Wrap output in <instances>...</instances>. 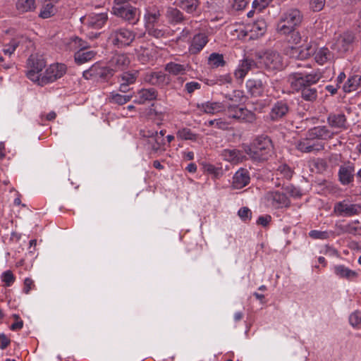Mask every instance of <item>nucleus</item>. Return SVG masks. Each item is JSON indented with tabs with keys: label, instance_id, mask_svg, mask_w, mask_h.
I'll return each instance as SVG.
<instances>
[{
	"label": "nucleus",
	"instance_id": "nucleus-1",
	"mask_svg": "<svg viewBox=\"0 0 361 361\" xmlns=\"http://www.w3.org/2000/svg\"><path fill=\"white\" fill-rule=\"evenodd\" d=\"M321 78L322 73L319 71H300L290 74L288 80L293 90L301 92L303 99L312 102L317 97V90L312 85L319 82Z\"/></svg>",
	"mask_w": 361,
	"mask_h": 361
},
{
	"label": "nucleus",
	"instance_id": "nucleus-2",
	"mask_svg": "<svg viewBox=\"0 0 361 361\" xmlns=\"http://www.w3.org/2000/svg\"><path fill=\"white\" fill-rule=\"evenodd\" d=\"M243 149L251 159L263 161L271 156L273 146L271 140L268 137H259L256 140L253 147L244 145Z\"/></svg>",
	"mask_w": 361,
	"mask_h": 361
},
{
	"label": "nucleus",
	"instance_id": "nucleus-3",
	"mask_svg": "<svg viewBox=\"0 0 361 361\" xmlns=\"http://www.w3.org/2000/svg\"><path fill=\"white\" fill-rule=\"evenodd\" d=\"M303 19L301 12L297 8H290L283 12L277 23V32L286 35L299 26Z\"/></svg>",
	"mask_w": 361,
	"mask_h": 361
},
{
	"label": "nucleus",
	"instance_id": "nucleus-4",
	"mask_svg": "<svg viewBox=\"0 0 361 361\" xmlns=\"http://www.w3.org/2000/svg\"><path fill=\"white\" fill-rule=\"evenodd\" d=\"M136 36L137 33L128 27H116L111 30L109 39L114 46L124 48L131 46Z\"/></svg>",
	"mask_w": 361,
	"mask_h": 361
},
{
	"label": "nucleus",
	"instance_id": "nucleus-5",
	"mask_svg": "<svg viewBox=\"0 0 361 361\" xmlns=\"http://www.w3.org/2000/svg\"><path fill=\"white\" fill-rule=\"evenodd\" d=\"M315 51L313 41L307 36L306 42L303 41V42L298 47H288L285 49V53L291 58L303 60L314 55Z\"/></svg>",
	"mask_w": 361,
	"mask_h": 361
},
{
	"label": "nucleus",
	"instance_id": "nucleus-6",
	"mask_svg": "<svg viewBox=\"0 0 361 361\" xmlns=\"http://www.w3.org/2000/svg\"><path fill=\"white\" fill-rule=\"evenodd\" d=\"M259 63L268 71H281L284 67L283 57L276 51H267L259 57Z\"/></svg>",
	"mask_w": 361,
	"mask_h": 361
},
{
	"label": "nucleus",
	"instance_id": "nucleus-7",
	"mask_svg": "<svg viewBox=\"0 0 361 361\" xmlns=\"http://www.w3.org/2000/svg\"><path fill=\"white\" fill-rule=\"evenodd\" d=\"M30 70L27 73V77L34 82H39L42 74L40 72L46 66V61L42 55L35 54L30 55L27 60Z\"/></svg>",
	"mask_w": 361,
	"mask_h": 361
},
{
	"label": "nucleus",
	"instance_id": "nucleus-8",
	"mask_svg": "<svg viewBox=\"0 0 361 361\" xmlns=\"http://www.w3.org/2000/svg\"><path fill=\"white\" fill-rule=\"evenodd\" d=\"M66 67L63 63H54L49 66L42 74L38 82L40 85L53 82L61 78L66 73Z\"/></svg>",
	"mask_w": 361,
	"mask_h": 361
},
{
	"label": "nucleus",
	"instance_id": "nucleus-9",
	"mask_svg": "<svg viewBox=\"0 0 361 361\" xmlns=\"http://www.w3.org/2000/svg\"><path fill=\"white\" fill-rule=\"evenodd\" d=\"M114 13L128 21L130 24L135 25L139 20L140 12L135 8L129 4L122 6H114L113 7Z\"/></svg>",
	"mask_w": 361,
	"mask_h": 361
},
{
	"label": "nucleus",
	"instance_id": "nucleus-10",
	"mask_svg": "<svg viewBox=\"0 0 361 361\" xmlns=\"http://www.w3.org/2000/svg\"><path fill=\"white\" fill-rule=\"evenodd\" d=\"M265 204L274 209H281L289 207L290 202L287 196L278 191L268 192L264 196Z\"/></svg>",
	"mask_w": 361,
	"mask_h": 361
},
{
	"label": "nucleus",
	"instance_id": "nucleus-11",
	"mask_svg": "<svg viewBox=\"0 0 361 361\" xmlns=\"http://www.w3.org/2000/svg\"><path fill=\"white\" fill-rule=\"evenodd\" d=\"M112 76L113 71L109 67L101 66L97 63L83 72V77L87 80H106Z\"/></svg>",
	"mask_w": 361,
	"mask_h": 361
},
{
	"label": "nucleus",
	"instance_id": "nucleus-12",
	"mask_svg": "<svg viewBox=\"0 0 361 361\" xmlns=\"http://www.w3.org/2000/svg\"><path fill=\"white\" fill-rule=\"evenodd\" d=\"M334 212L337 216H352L361 213V205L359 204H350L346 200H343L335 204Z\"/></svg>",
	"mask_w": 361,
	"mask_h": 361
},
{
	"label": "nucleus",
	"instance_id": "nucleus-13",
	"mask_svg": "<svg viewBox=\"0 0 361 361\" xmlns=\"http://www.w3.org/2000/svg\"><path fill=\"white\" fill-rule=\"evenodd\" d=\"M324 145L322 142L310 137L307 133L306 137L298 141L296 148L303 153H310L319 152L324 149Z\"/></svg>",
	"mask_w": 361,
	"mask_h": 361
},
{
	"label": "nucleus",
	"instance_id": "nucleus-14",
	"mask_svg": "<svg viewBox=\"0 0 361 361\" xmlns=\"http://www.w3.org/2000/svg\"><path fill=\"white\" fill-rule=\"evenodd\" d=\"M245 151L235 148H226L220 152V157L224 161L232 164H238L247 159Z\"/></svg>",
	"mask_w": 361,
	"mask_h": 361
},
{
	"label": "nucleus",
	"instance_id": "nucleus-15",
	"mask_svg": "<svg viewBox=\"0 0 361 361\" xmlns=\"http://www.w3.org/2000/svg\"><path fill=\"white\" fill-rule=\"evenodd\" d=\"M289 111L288 102L286 100H279L273 104L269 116L272 121H278L286 117Z\"/></svg>",
	"mask_w": 361,
	"mask_h": 361
},
{
	"label": "nucleus",
	"instance_id": "nucleus-16",
	"mask_svg": "<svg viewBox=\"0 0 361 361\" xmlns=\"http://www.w3.org/2000/svg\"><path fill=\"white\" fill-rule=\"evenodd\" d=\"M355 167L354 164L350 162L345 163L341 165L338 170L339 181L343 185H348L352 183L354 179Z\"/></svg>",
	"mask_w": 361,
	"mask_h": 361
},
{
	"label": "nucleus",
	"instance_id": "nucleus-17",
	"mask_svg": "<svg viewBox=\"0 0 361 361\" xmlns=\"http://www.w3.org/2000/svg\"><path fill=\"white\" fill-rule=\"evenodd\" d=\"M138 77L137 71L124 72L118 77L119 91L126 93L130 90L129 86L135 82Z\"/></svg>",
	"mask_w": 361,
	"mask_h": 361
},
{
	"label": "nucleus",
	"instance_id": "nucleus-18",
	"mask_svg": "<svg viewBox=\"0 0 361 361\" xmlns=\"http://www.w3.org/2000/svg\"><path fill=\"white\" fill-rule=\"evenodd\" d=\"M130 63V59L124 54L114 55L109 62V67L113 71V74L118 71L126 68Z\"/></svg>",
	"mask_w": 361,
	"mask_h": 361
},
{
	"label": "nucleus",
	"instance_id": "nucleus-19",
	"mask_svg": "<svg viewBox=\"0 0 361 361\" xmlns=\"http://www.w3.org/2000/svg\"><path fill=\"white\" fill-rule=\"evenodd\" d=\"M208 42V37L205 33H198L194 35L191 44L189 47L190 54L195 55L198 54Z\"/></svg>",
	"mask_w": 361,
	"mask_h": 361
},
{
	"label": "nucleus",
	"instance_id": "nucleus-20",
	"mask_svg": "<svg viewBox=\"0 0 361 361\" xmlns=\"http://www.w3.org/2000/svg\"><path fill=\"white\" fill-rule=\"evenodd\" d=\"M308 135L315 140H328L334 136V133L326 126H319L310 129L307 131Z\"/></svg>",
	"mask_w": 361,
	"mask_h": 361
},
{
	"label": "nucleus",
	"instance_id": "nucleus-21",
	"mask_svg": "<svg viewBox=\"0 0 361 361\" xmlns=\"http://www.w3.org/2000/svg\"><path fill=\"white\" fill-rule=\"evenodd\" d=\"M65 47L66 50L73 51L75 54V52L80 51L81 49H89L90 44L80 37L74 36L66 41Z\"/></svg>",
	"mask_w": 361,
	"mask_h": 361
},
{
	"label": "nucleus",
	"instance_id": "nucleus-22",
	"mask_svg": "<svg viewBox=\"0 0 361 361\" xmlns=\"http://www.w3.org/2000/svg\"><path fill=\"white\" fill-rule=\"evenodd\" d=\"M266 82L262 79H249L246 82V87L248 92L254 97L262 96L264 92Z\"/></svg>",
	"mask_w": 361,
	"mask_h": 361
},
{
	"label": "nucleus",
	"instance_id": "nucleus-23",
	"mask_svg": "<svg viewBox=\"0 0 361 361\" xmlns=\"http://www.w3.org/2000/svg\"><path fill=\"white\" fill-rule=\"evenodd\" d=\"M157 97V91L154 88L142 89L136 93L134 102L138 104H143L147 101L156 99Z\"/></svg>",
	"mask_w": 361,
	"mask_h": 361
},
{
	"label": "nucleus",
	"instance_id": "nucleus-24",
	"mask_svg": "<svg viewBox=\"0 0 361 361\" xmlns=\"http://www.w3.org/2000/svg\"><path fill=\"white\" fill-rule=\"evenodd\" d=\"M327 123L332 128H348L347 118L343 114H330L327 117Z\"/></svg>",
	"mask_w": 361,
	"mask_h": 361
},
{
	"label": "nucleus",
	"instance_id": "nucleus-25",
	"mask_svg": "<svg viewBox=\"0 0 361 361\" xmlns=\"http://www.w3.org/2000/svg\"><path fill=\"white\" fill-rule=\"evenodd\" d=\"M108 19L106 13H93L87 18V25L93 29H100L106 23Z\"/></svg>",
	"mask_w": 361,
	"mask_h": 361
},
{
	"label": "nucleus",
	"instance_id": "nucleus-26",
	"mask_svg": "<svg viewBox=\"0 0 361 361\" xmlns=\"http://www.w3.org/2000/svg\"><path fill=\"white\" fill-rule=\"evenodd\" d=\"M250 182L248 171L245 169H240L233 176V186L236 189H240L246 186Z\"/></svg>",
	"mask_w": 361,
	"mask_h": 361
},
{
	"label": "nucleus",
	"instance_id": "nucleus-27",
	"mask_svg": "<svg viewBox=\"0 0 361 361\" xmlns=\"http://www.w3.org/2000/svg\"><path fill=\"white\" fill-rule=\"evenodd\" d=\"M256 66V63L251 59H245L241 61L237 69L235 71L234 75L238 80H242L245 78L249 71Z\"/></svg>",
	"mask_w": 361,
	"mask_h": 361
},
{
	"label": "nucleus",
	"instance_id": "nucleus-28",
	"mask_svg": "<svg viewBox=\"0 0 361 361\" xmlns=\"http://www.w3.org/2000/svg\"><path fill=\"white\" fill-rule=\"evenodd\" d=\"M146 82L153 85H166L169 83V77L162 72H153L145 77Z\"/></svg>",
	"mask_w": 361,
	"mask_h": 361
},
{
	"label": "nucleus",
	"instance_id": "nucleus-29",
	"mask_svg": "<svg viewBox=\"0 0 361 361\" xmlns=\"http://www.w3.org/2000/svg\"><path fill=\"white\" fill-rule=\"evenodd\" d=\"M314 56L315 61L319 65H324L331 61L334 58L333 53L325 47L316 49Z\"/></svg>",
	"mask_w": 361,
	"mask_h": 361
},
{
	"label": "nucleus",
	"instance_id": "nucleus-30",
	"mask_svg": "<svg viewBox=\"0 0 361 361\" xmlns=\"http://www.w3.org/2000/svg\"><path fill=\"white\" fill-rule=\"evenodd\" d=\"M27 43H30V42L26 37L23 36L16 37L4 47L3 52L5 55L11 56L18 47H23Z\"/></svg>",
	"mask_w": 361,
	"mask_h": 361
},
{
	"label": "nucleus",
	"instance_id": "nucleus-31",
	"mask_svg": "<svg viewBox=\"0 0 361 361\" xmlns=\"http://www.w3.org/2000/svg\"><path fill=\"white\" fill-rule=\"evenodd\" d=\"M189 63L180 64L176 62H169L165 66V71L173 75H184L190 70Z\"/></svg>",
	"mask_w": 361,
	"mask_h": 361
},
{
	"label": "nucleus",
	"instance_id": "nucleus-32",
	"mask_svg": "<svg viewBox=\"0 0 361 361\" xmlns=\"http://www.w3.org/2000/svg\"><path fill=\"white\" fill-rule=\"evenodd\" d=\"M334 270L335 274L338 277L345 279L348 281H353L358 276V274L356 271L351 270L342 264L335 266Z\"/></svg>",
	"mask_w": 361,
	"mask_h": 361
},
{
	"label": "nucleus",
	"instance_id": "nucleus-33",
	"mask_svg": "<svg viewBox=\"0 0 361 361\" xmlns=\"http://www.w3.org/2000/svg\"><path fill=\"white\" fill-rule=\"evenodd\" d=\"M97 52L93 50L81 49L74 54V60L78 65H82L94 59Z\"/></svg>",
	"mask_w": 361,
	"mask_h": 361
},
{
	"label": "nucleus",
	"instance_id": "nucleus-34",
	"mask_svg": "<svg viewBox=\"0 0 361 361\" xmlns=\"http://www.w3.org/2000/svg\"><path fill=\"white\" fill-rule=\"evenodd\" d=\"M198 109L206 114H214L224 109V105L220 102H205L197 105Z\"/></svg>",
	"mask_w": 361,
	"mask_h": 361
},
{
	"label": "nucleus",
	"instance_id": "nucleus-35",
	"mask_svg": "<svg viewBox=\"0 0 361 361\" xmlns=\"http://www.w3.org/2000/svg\"><path fill=\"white\" fill-rule=\"evenodd\" d=\"M286 35H288L287 41L288 44L295 47L300 46L303 41L306 42L307 37L308 36L305 32H299L295 31V29Z\"/></svg>",
	"mask_w": 361,
	"mask_h": 361
},
{
	"label": "nucleus",
	"instance_id": "nucleus-36",
	"mask_svg": "<svg viewBox=\"0 0 361 361\" xmlns=\"http://www.w3.org/2000/svg\"><path fill=\"white\" fill-rule=\"evenodd\" d=\"M200 4V0H178V6L188 13L197 11Z\"/></svg>",
	"mask_w": 361,
	"mask_h": 361
},
{
	"label": "nucleus",
	"instance_id": "nucleus-37",
	"mask_svg": "<svg viewBox=\"0 0 361 361\" xmlns=\"http://www.w3.org/2000/svg\"><path fill=\"white\" fill-rule=\"evenodd\" d=\"M360 85L361 75H353L348 79L343 88L345 92H350L356 90Z\"/></svg>",
	"mask_w": 361,
	"mask_h": 361
},
{
	"label": "nucleus",
	"instance_id": "nucleus-38",
	"mask_svg": "<svg viewBox=\"0 0 361 361\" xmlns=\"http://www.w3.org/2000/svg\"><path fill=\"white\" fill-rule=\"evenodd\" d=\"M16 8L22 13L33 11L36 8L35 0H18Z\"/></svg>",
	"mask_w": 361,
	"mask_h": 361
},
{
	"label": "nucleus",
	"instance_id": "nucleus-39",
	"mask_svg": "<svg viewBox=\"0 0 361 361\" xmlns=\"http://www.w3.org/2000/svg\"><path fill=\"white\" fill-rule=\"evenodd\" d=\"M160 16L161 14L158 10L154 9L147 11V13L145 15V28L155 25V24L159 22Z\"/></svg>",
	"mask_w": 361,
	"mask_h": 361
},
{
	"label": "nucleus",
	"instance_id": "nucleus-40",
	"mask_svg": "<svg viewBox=\"0 0 361 361\" xmlns=\"http://www.w3.org/2000/svg\"><path fill=\"white\" fill-rule=\"evenodd\" d=\"M133 95H122L118 93L111 92L109 97V102L113 104L123 105L130 101Z\"/></svg>",
	"mask_w": 361,
	"mask_h": 361
},
{
	"label": "nucleus",
	"instance_id": "nucleus-41",
	"mask_svg": "<svg viewBox=\"0 0 361 361\" xmlns=\"http://www.w3.org/2000/svg\"><path fill=\"white\" fill-rule=\"evenodd\" d=\"M257 120V116L252 111L246 108H242L240 114L239 121L248 123H254Z\"/></svg>",
	"mask_w": 361,
	"mask_h": 361
},
{
	"label": "nucleus",
	"instance_id": "nucleus-42",
	"mask_svg": "<svg viewBox=\"0 0 361 361\" xmlns=\"http://www.w3.org/2000/svg\"><path fill=\"white\" fill-rule=\"evenodd\" d=\"M208 62L212 68H218L225 65L223 55L218 53L211 54L209 56Z\"/></svg>",
	"mask_w": 361,
	"mask_h": 361
},
{
	"label": "nucleus",
	"instance_id": "nucleus-43",
	"mask_svg": "<svg viewBox=\"0 0 361 361\" xmlns=\"http://www.w3.org/2000/svg\"><path fill=\"white\" fill-rule=\"evenodd\" d=\"M177 137L181 140H196L197 135L193 133L190 129L183 128L177 132Z\"/></svg>",
	"mask_w": 361,
	"mask_h": 361
},
{
	"label": "nucleus",
	"instance_id": "nucleus-44",
	"mask_svg": "<svg viewBox=\"0 0 361 361\" xmlns=\"http://www.w3.org/2000/svg\"><path fill=\"white\" fill-rule=\"evenodd\" d=\"M169 19L174 23H180L183 19V14L176 8H169L167 11Z\"/></svg>",
	"mask_w": 361,
	"mask_h": 361
},
{
	"label": "nucleus",
	"instance_id": "nucleus-45",
	"mask_svg": "<svg viewBox=\"0 0 361 361\" xmlns=\"http://www.w3.org/2000/svg\"><path fill=\"white\" fill-rule=\"evenodd\" d=\"M267 23L264 19H258L252 25V30L257 32V34L262 35L267 30Z\"/></svg>",
	"mask_w": 361,
	"mask_h": 361
},
{
	"label": "nucleus",
	"instance_id": "nucleus-46",
	"mask_svg": "<svg viewBox=\"0 0 361 361\" xmlns=\"http://www.w3.org/2000/svg\"><path fill=\"white\" fill-rule=\"evenodd\" d=\"M54 5L48 3L42 8L39 16L42 18H50L54 15Z\"/></svg>",
	"mask_w": 361,
	"mask_h": 361
},
{
	"label": "nucleus",
	"instance_id": "nucleus-47",
	"mask_svg": "<svg viewBox=\"0 0 361 361\" xmlns=\"http://www.w3.org/2000/svg\"><path fill=\"white\" fill-rule=\"evenodd\" d=\"M242 108L236 105H229L227 109L228 116L239 121Z\"/></svg>",
	"mask_w": 361,
	"mask_h": 361
},
{
	"label": "nucleus",
	"instance_id": "nucleus-48",
	"mask_svg": "<svg viewBox=\"0 0 361 361\" xmlns=\"http://www.w3.org/2000/svg\"><path fill=\"white\" fill-rule=\"evenodd\" d=\"M350 324L355 328H361V311H355L349 317Z\"/></svg>",
	"mask_w": 361,
	"mask_h": 361
},
{
	"label": "nucleus",
	"instance_id": "nucleus-49",
	"mask_svg": "<svg viewBox=\"0 0 361 361\" xmlns=\"http://www.w3.org/2000/svg\"><path fill=\"white\" fill-rule=\"evenodd\" d=\"M354 37L351 33H344L338 40L339 44H342L344 51L348 50V46L353 42Z\"/></svg>",
	"mask_w": 361,
	"mask_h": 361
},
{
	"label": "nucleus",
	"instance_id": "nucleus-50",
	"mask_svg": "<svg viewBox=\"0 0 361 361\" xmlns=\"http://www.w3.org/2000/svg\"><path fill=\"white\" fill-rule=\"evenodd\" d=\"M1 280L6 286H11L15 281V276L13 273L8 270L4 271L1 275Z\"/></svg>",
	"mask_w": 361,
	"mask_h": 361
},
{
	"label": "nucleus",
	"instance_id": "nucleus-51",
	"mask_svg": "<svg viewBox=\"0 0 361 361\" xmlns=\"http://www.w3.org/2000/svg\"><path fill=\"white\" fill-rule=\"evenodd\" d=\"M310 237L313 239H326L329 237L327 231H322L317 230H312L309 233Z\"/></svg>",
	"mask_w": 361,
	"mask_h": 361
},
{
	"label": "nucleus",
	"instance_id": "nucleus-52",
	"mask_svg": "<svg viewBox=\"0 0 361 361\" xmlns=\"http://www.w3.org/2000/svg\"><path fill=\"white\" fill-rule=\"evenodd\" d=\"M148 34L156 38H161L164 35V30L155 27L154 25L146 27Z\"/></svg>",
	"mask_w": 361,
	"mask_h": 361
},
{
	"label": "nucleus",
	"instance_id": "nucleus-53",
	"mask_svg": "<svg viewBox=\"0 0 361 361\" xmlns=\"http://www.w3.org/2000/svg\"><path fill=\"white\" fill-rule=\"evenodd\" d=\"M201 88V84L196 81L187 82L185 85V90L190 94H192L195 90Z\"/></svg>",
	"mask_w": 361,
	"mask_h": 361
},
{
	"label": "nucleus",
	"instance_id": "nucleus-54",
	"mask_svg": "<svg viewBox=\"0 0 361 361\" xmlns=\"http://www.w3.org/2000/svg\"><path fill=\"white\" fill-rule=\"evenodd\" d=\"M157 138H158V137L154 136V137H152L150 140H147V143L150 145L151 150L153 152H157L161 149V147L165 144V143L157 144Z\"/></svg>",
	"mask_w": 361,
	"mask_h": 361
},
{
	"label": "nucleus",
	"instance_id": "nucleus-55",
	"mask_svg": "<svg viewBox=\"0 0 361 361\" xmlns=\"http://www.w3.org/2000/svg\"><path fill=\"white\" fill-rule=\"evenodd\" d=\"M238 215L243 221H246L251 219L252 212L247 207H243L238 211Z\"/></svg>",
	"mask_w": 361,
	"mask_h": 361
},
{
	"label": "nucleus",
	"instance_id": "nucleus-56",
	"mask_svg": "<svg viewBox=\"0 0 361 361\" xmlns=\"http://www.w3.org/2000/svg\"><path fill=\"white\" fill-rule=\"evenodd\" d=\"M284 190L292 197H297L301 196L300 191L293 185H287L285 187Z\"/></svg>",
	"mask_w": 361,
	"mask_h": 361
},
{
	"label": "nucleus",
	"instance_id": "nucleus-57",
	"mask_svg": "<svg viewBox=\"0 0 361 361\" xmlns=\"http://www.w3.org/2000/svg\"><path fill=\"white\" fill-rule=\"evenodd\" d=\"M14 319L16 320V322H14L11 326V329L13 331H18L23 328V322L22 319H20V317L18 314H13V316Z\"/></svg>",
	"mask_w": 361,
	"mask_h": 361
},
{
	"label": "nucleus",
	"instance_id": "nucleus-58",
	"mask_svg": "<svg viewBox=\"0 0 361 361\" xmlns=\"http://www.w3.org/2000/svg\"><path fill=\"white\" fill-rule=\"evenodd\" d=\"M325 4V0H312L311 5L314 11H321Z\"/></svg>",
	"mask_w": 361,
	"mask_h": 361
},
{
	"label": "nucleus",
	"instance_id": "nucleus-59",
	"mask_svg": "<svg viewBox=\"0 0 361 361\" xmlns=\"http://www.w3.org/2000/svg\"><path fill=\"white\" fill-rule=\"evenodd\" d=\"M248 3V0H234L233 7L238 11L245 8Z\"/></svg>",
	"mask_w": 361,
	"mask_h": 361
},
{
	"label": "nucleus",
	"instance_id": "nucleus-60",
	"mask_svg": "<svg viewBox=\"0 0 361 361\" xmlns=\"http://www.w3.org/2000/svg\"><path fill=\"white\" fill-rule=\"evenodd\" d=\"M271 220V217L270 215L260 216L257 221V224L265 227L269 224Z\"/></svg>",
	"mask_w": 361,
	"mask_h": 361
},
{
	"label": "nucleus",
	"instance_id": "nucleus-61",
	"mask_svg": "<svg viewBox=\"0 0 361 361\" xmlns=\"http://www.w3.org/2000/svg\"><path fill=\"white\" fill-rule=\"evenodd\" d=\"M156 130L143 129L140 131V135L144 138H147V140H150L152 137L155 136Z\"/></svg>",
	"mask_w": 361,
	"mask_h": 361
},
{
	"label": "nucleus",
	"instance_id": "nucleus-62",
	"mask_svg": "<svg viewBox=\"0 0 361 361\" xmlns=\"http://www.w3.org/2000/svg\"><path fill=\"white\" fill-rule=\"evenodd\" d=\"M33 286H34V281L31 279H29V278L25 279L24 281L23 292L25 294H28Z\"/></svg>",
	"mask_w": 361,
	"mask_h": 361
},
{
	"label": "nucleus",
	"instance_id": "nucleus-63",
	"mask_svg": "<svg viewBox=\"0 0 361 361\" xmlns=\"http://www.w3.org/2000/svg\"><path fill=\"white\" fill-rule=\"evenodd\" d=\"M10 343V339L4 334H0V348L5 349Z\"/></svg>",
	"mask_w": 361,
	"mask_h": 361
},
{
	"label": "nucleus",
	"instance_id": "nucleus-64",
	"mask_svg": "<svg viewBox=\"0 0 361 361\" xmlns=\"http://www.w3.org/2000/svg\"><path fill=\"white\" fill-rule=\"evenodd\" d=\"M281 172L283 174V176L286 179H290L292 176V171L290 169L286 166H283L281 167Z\"/></svg>",
	"mask_w": 361,
	"mask_h": 361
}]
</instances>
